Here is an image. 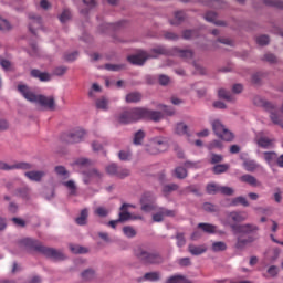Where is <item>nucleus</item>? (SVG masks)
<instances>
[{"label":"nucleus","instance_id":"obj_1","mask_svg":"<svg viewBox=\"0 0 283 283\" xmlns=\"http://www.w3.org/2000/svg\"><path fill=\"white\" fill-rule=\"evenodd\" d=\"M160 118H163V113L158 111H149L142 107H135L128 111H124L116 116V120L120 125H129L132 123H138V120L143 119L158 122L160 120Z\"/></svg>","mask_w":283,"mask_h":283},{"label":"nucleus","instance_id":"obj_2","mask_svg":"<svg viewBox=\"0 0 283 283\" xmlns=\"http://www.w3.org/2000/svg\"><path fill=\"white\" fill-rule=\"evenodd\" d=\"M20 244L22 247H25L29 251H38V253H42V255H45L46 258H51L52 260H65V254L63 252L54 249V248H48L42 245L41 242L31 239L25 238L20 241Z\"/></svg>","mask_w":283,"mask_h":283},{"label":"nucleus","instance_id":"obj_3","mask_svg":"<svg viewBox=\"0 0 283 283\" xmlns=\"http://www.w3.org/2000/svg\"><path fill=\"white\" fill-rule=\"evenodd\" d=\"M247 218H249V214L244 211L242 212H238V211H232L228 213V224L231 227L233 233L238 234V233H255V231H258V226L255 224H251V223H247V224H235V223H231V222H244V220H247Z\"/></svg>","mask_w":283,"mask_h":283},{"label":"nucleus","instance_id":"obj_4","mask_svg":"<svg viewBox=\"0 0 283 283\" xmlns=\"http://www.w3.org/2000/svg\"><path fill=\"white\" fill-rule=\"evenodd\" d=\"M18 91L30 103H39V105L45 107V109H50L51 112H54V109H56V104L54 102V97L52 96L48 97L45 95H36L32 91H30V87H28V85L23 84L18 85Z\"/></svg>","mask_w":283,"mask_h":283},{"label":"nucleus","instance_id":"obj_5","mask_svg":"<svg viewBox=\"0 0 283 283\" xmlns=\"http://www.w3.org/2000/svg\"><path fill=\"white\" fill-rule=\"evenodd\" d=\"M160 54L167 55L169 51L165 49V46H158L151 50V55L147 54V52L143 51L136 55H129L127 61L132 63V65H145L147 59H157Z\"/></svg>","mask_w":283,"mask_h":283},{"label":"nucleus","instance_id":"obj_6","mask_svg":"<svg viewBox=\"0 0 283 283\" xmlns=\"http://www.w3.org/2000/svg\"><path fill=\"white\" fill-rule=\"evenodd\" d=\"M135 255L144 264H163V256L158 252H151L144 247H137Z\"/></svg>","mask_w":283,"mask_h":283},{"label":"nucleus","instance_id":"obj_7","mask_svg":"<svg viewBox=\"0 0 283 283\" xmlns=\"http://www.w3.org/2000/svg\"><path fill=\"white\" fill-rule=\"evenodd\" d=\"M253 103L254 105H258V107H264L266 112H270V118L274 125H280L283 127L282 116L277 115V107L275 104L268 102L259 96L254 97Z\"/></svg>","mask_w":283,"mask_h":283},{"label":"nucleus","instance_id":"obj_8","mask_svg":"<svg viewBox=\"0 0 283 283\" xmlns=\"http://www.w3.org/2000/svg\"><path fill=\"white\" fill-rule=\"evenodd\" d=\"M169 149V143L165 137H155L150 140L149 145L147 146L146 151L151 156H156L163 151H167Z\"/></svg>","mask_w":283,"mask_h":283},{"label":"nucleus","instance_id":"obj_9","mask_svg":"<svg viewBox=\"0 0 283 283\" xmlns=\"http://www.w3.org/2000/svg\"><path fill=\"white\" fill-rule=\"evenodd\" d=\"M212 129L218 136V138H221V140H226L227 143H231L233 140V133H231L220 120H214L212 123Z\"/></svg>","mask_w":283,"mask_h":283},{"label":"nucleus","instance_id":"obj_10","mask_svg":"<svg viewBox=\"0 0 283 283\" xmlns=\"http://www.w3.org/2000/svg\"><path fill=\"white\" fill-rule=\"evenodd\" d=\"M154 195L151 192H145L140 199L142 211L149 213V211H156V206L154 205Z\"/></svg>","mask_w":283,"mask_h":283},{"label":"nucleus","instance_id":"obj_11","mask_svg":"<svg viewBox=\"0 0 283 283\" xmlns=\"http://www.w3.org/2000/svg\"><path fill=\"white\" fill-rule=\"evenodd\" d=\"M165 218H176V210H169L167 208H158L157 212L153 214V222H163Z\"/></svg>","mask_w":283,"mask_h":283},{"label":"nucleus","instance_id":"obj_12","mask_svg":"<svg viewBox=\"0 0 283 283\" xmlns=\"http://www.w3.org/2000/svg\"><path fill=\"white\" fill-rule=\"evenodd\" d=\"M0 169L2 171H12L14 169L28 170V169H32V164L20 161V163H15V164L10 165L6 161H0Z\"/></svg>","mask_w":283,"mask_h":283},{"label":"nucleus","instance_id":"obj_13","mask_svg":"<svg viewBox=\"0 0 283 283\" xmlns=\"http://www.w3.org/2000/svg\"><path fill=\"white\" fill-rule=\"evenodd\" d=\"M83 138H85V130L77 129L74 133L66 135L65 142L72 145L74 143H81Z\"/></svg>","mask_w":283,"mask_h":283},{"label":"nucleus","instance_id":"obj_14","mask_svg":"<svg viewBox=\"0 0 283 283\" xmlns=\"http://www.w3.org/2000/svg\"><path fill=\"white\" fill-rule=\"evenodd\" d=\"M29 19H30L29 30L32 34H36V31L34 30H39V28H41V23H42L41 17L34 15V13H30Z\"/></svg>","mask_w":283,"mask_h":283},{"label":"nucleus","instance_id":"obj_15","mask_svg":"<svg viewBox=\"0 0 283 283\" xmlns=\"http://www.w3.org/2000/svg\"><path fill=\"white\" fill-rule=\"evenodd\" d=\"M101 178H103V174H101V171H98L97 169H91V170H88V171H86V172H84V182L86 184V185H88V182L91 181V180H96V181H98V180H101Z\"/></svg>","mask_w":283,"mask_h":283},{"label":"nucleus","instance_id":"obj_16","mask_svg":"<svg viewBox=\"0 0 283 283\" xmlns=\"http://www.w3.org/2000/svg\"><path fill=\"white\" fill-rule=\"evenodd\" d=\"M241 182H245L247 185H250V187H260V181H258V178L253 177L252 175H243L239 178Z\"/></svg>","mask_w":283,"mask_h":283},{"label":"nucleus","instance_id":"obj_17","mask_svg":"<svg viewBox=\"0 0 283 283\" xmlns=\"http://www.w3.org/2000/svg\"><path fill=\"white\" fill-rule=\"evenodd\" d=\"M158 280H160V273L148 272L144 275V277L138 279L137 282H158Z\"/></svg>","mask_w":283,"mask_h":283},{"label":"nucleus","instance_id":"obj_18","mask_svg":"<svg viewBox=\"0 0 283 283\" xmlns=\"http://www.w3.org/2000/svg\"><path fill=\"white\" fill-rule=\"evenodd\" d=\"M24 176L27 178H29V180H32L33 182H41V179L43 178V176H45V172H43V171H27L24 174Z\"/></svg>","mask_w":283,"mask_h":283},{"label":"nucleus","instance_id":"obj_19","mask_svg":"<svg viewBox=\"0 0 283 283\" xmlns=\"http://www.w3.org/2000/svg\"><path fill=\"white\" fill-rule=\"evenodd\" d=\"M128 207H134V206L128 205V203H124L120 207L122 212L119 213V218L117 219V220H119V222H126V220H130L132 213L127 212Z\"/></svg>","mask_w":283,"mask_h":283},{"label":"nucleus","instance_id":"obj_20","mask_svg":"<svg viewBox=\"0 0 283 283\" xmlns=\"http://www.w3.org/2000/svg\"><path fill=\"white\" fill-rule=\"evenodd\" d=\"M188 251L191 255H202V253H207V247L190 244Z\"/></svg>","mask_w":283,"mask_h":283},{"label":"nucleus","instance_id":"obj_21","mask_svg":"<svg viewBox=\"0 0 283 283\" xmlns=\"http://www.w3.org/2000/svg\"><path fill=\"white\" fill-rule=\"evenodd\" d=\"M31 76L33 78H39V81H42V82H48L50 81V73H43V72H40L39 70L36 69H33L31 71Z\"/></svg>","mask_w":283,"mask_h":283},{"label":"nucleus","instance_id":"obj_22","mask_svg":"<svg viewBox=\"0 0 283 283\" xmlns=\"http://www.w3.org/2000/svg\"><path fill=\"white\" fill-rule=\"evenodd\" d=\"M256 145L262 147V149H269L270 147H273V139L269 137H260L256 139Z\"/></svg>","mask_w":283,"mask_h":283},{"label":"nucleus","instance_id":"obj_23","mask_svg":"<svg viewBox=\"0 0 283 283\" xmlns=\"http://www.w3.org/2000/svg\"><path fill=\"white\" fill-rule=\"evenodd\" d=\"M206 21H209V23H214V25H224L223 21H217L218 14L216 12L209 11L205 15Z\"/></svg>","mask_w":283,"mask_h":283},{"label":"nucleus","instance_id":"obj_24","mask_svg":"<svg viewBox=\"0 0 283 283\" xmlns=\"http://www.w3.org/2000/svg\"><path fill=\"white\" fill-rule=\"evenodd\" d=\"M256 238L253 237H248L247 239H242V237H239L237 239V249H244V247H247V244H250L251 242H255Z\"/></svg>","mask_w":283,"mask_h":283},{"label":"nucleus","instance_id":"obj_25","mask_svg":"<svg viewBox=\"0 0 283 283\" xmlns=\"http://www.w3.org/2000/svg\"><path fill=\"white\" fill-rule=\"evenodd\" d=\"M172 176H175V178H178L179 180H185V178H187L188 176L187 168L182 166L175 168Z\"/></svg>","mask_w":283,"mask_h":283},{"label":"nucleus","instance_id":"obj_26","mask_svg":"<svg viewBox=\"0 0 283 283\" xmlns=\"http://www.w3.org/2000/svg\"><path fill=\"white\" fill-rule=\"evenodd\" d=\"M143 95L138 92H133L126 95V103H140Z\"/></svg>","mask_w":283,"mask_h":283},{"label":"nucleus","instance_id":"obj_27","mask_svg":"<svg viewBox=\"0 0 283 283\" xmlns=\"http://www.w3.org/2000/svg\"><path fill=\"white\" fill-rule=\"evenodd\" d=\"M243 167H244L245 171H250V172H253V171L260 169V165L258 163H255V160H245L243 163Z\"/></svg>","mask_w":283,"mask_h":283},{"label":"nucleus","instance_id":"obj_28","mask_svg":"<svg viewBox=\"0 0 283 283\" xmlns=\"http://www.w3.org/2000/svg\"><path fill=\"white\" fill-rule=\"evenodd\" d=\"M263 157L268 165H273V163L277 161V155L275 154V151H265L263 153Z\"/></svg>","mask_w":283,"mask_h":283},{"label":"nucleus","instance_id":"obj_29","mask_svg":"<svg viewBox=\"0 0 283 283\" xmlns=\"http://www.w3.org/2000/svg\"><path fill=\"white\" fill-rule=\"evenodd\" d=\"M175 132L179 136H189V127L185 123L177 124Z\"/></svg>","mask_w":283,"mask_h":283},{"label":"nucleus","instance_id":"obj_30","mask_svg":"<svg viewBox=\"0 0 283 283\" xmlns=\"http://www.w3.org/2000/svg\"><path fill=\"white\" fill-rule=\"evenodd\" d=\"M145 132L143 129L137 130L134 134L133 143L134 145H143V140H145Z\"/></svg>","mask_w":283,"mask_h":283},{"label":"nucleus","instance_id":"obj_31","mask_svg":"<svg viewBox=\"0 0 283 283\" xmlns=\"http://www.w3.org/2000/svg\"><path fill=\"white\" fill-rule=\"evenodd\" d=\"M87 216H88L87 209H83L81 211L80 217L75 219L76 224H80V227L87 224Z\"/></svg>","mask_w":283,"mask_h":283},{"label":"nucleus","instance_id":"obj_32","mask_svg":"<svg viewBox=\"0 0 283 283\" xmlns=\"http://www.w3.org/2000/svg\"><path fill=\"white\" fill-rule=\"evenodd\" d=\"M175 51L177 52L180 59H185L186 61H188L189 59H193V51L191 50L175 49Z\"/></svg>","mask_w":283,"mask_h":283},{"label":"nucleus","instance_id":"obj_33","mask_svg":"<svg viewBox=\"0 0 283 283\" xmlns=\"http://www.w3.org/2000/svg\"><path fill=\"white\" fill-rule=\"evenodd\" d=\"M94 277H96V272H94L92 269L82 272V280H84V282H92Z\"/></svg>","mask_w":283,"mask_h":283},{"label":"nucleus","instance_id":"obj_34","mask_svg":"<svg viewBox=\"0 0 283 283\" xmlns=\"http://www.w3.org/2000/svg\"><path fill=\"white\" fill-rule=\"evenodd\" d=\"M55 174L60 177L63 178L64 180L70 178V171L64 166H56L55 167Z\"/></svg>","mask_w":283,"mask_h":283},{"label":"nucleus","instance_id":"obj_35","mask_svg":"<svg viewBox=\"0 0 283 283\" xmlns=\"http://www.w3.org/2000/svg\"><path fill=\"white\" fill-rule=\"evenodd\" d=\"M230 205L231 207H238V205H242V207H249V201L244 197L240 196L233 198Z\"/></svg>","mask_w":283,"mask_h":283},{"label":"nucleus","instance_id":"obj_36","mask_svg":"<svg viewBox=\"0 0 283 283\" xmlns=\"http://www.w3.org/2000/svg\"><path fill=\"white\" fill-rule=\"evenodd\" d=\"M213 174L219 175V174H226V171H229V164H219L216 165L212 168Z\"/></svg>","mask_w":283,"mask_h":283},{"label":"nucleus","instance_id":"obj_37","mask_svg":"<svg viewBox=\"0 0 283 283\" xmlns=\"http://www.w3.org/2000/svg\"><path fill=\"white\" fill-rule=\"evenodd\" d=\"M108 105H109V101H107V98L105 97H102L96 101L97 109H103L104 112H107V109H109Z\"/></svg>","mask_w":283,"mask_h":283},{"label":"nucleus","instance_id":"obj_38","mask_svg":"<svg viewBox=\"0 0 283 283\" xmlns=\"http://www.w3.org/2000/svg\"><path fill=\"white\" fill-rule=\"evenodd\" d=\"M182 21H185V12L177 11L175 13V20H171L170 24L171 25H180V23H182Z\"/></svg>","mask_w":283,"mask_h":283},{"label":"nucleus","instance_id":"obj_39","mask_svg":"<svg viewBox=\"0 0 283 283\" xmlns=\"http://www.w3.org/2000/svg\"><path fill=\"white\" fill-rule=\"evenodd\" d=\"M218 94H219V98H223L224 101H229V102L234 101L233 95L231 94V92H228L224 88H220Z\"/></svg>","mask_w":283,"mask_h":283},{"label":"nucleus","instance_id":"obj_40","mask_svg":"<svg viewBox=\"0 0 283 283\" xmlns=\"http://www.w3.org/2000/svg\"><path fill=\"white\" fill-rule=\"evenodd\" d=\"M199 229H202L205 233H216V226L211 223H199L198 224Z\"/></svg>","mask_w":283,"mask_h":283},{"label":"nucleus","instance_id":"obj_41","mask_svg":"<svg viewBox=\"0 0 283 283\" xmlns=\"http://www.w3.org/2000/svg\"><path fill=\"white\" fill-rule=\"evenodd\" d=\"M84 6H86V9H83L81 11L82 14H87L92 8H96V0H82Z\"/></svg>","mask_w":283,"mask_h":283},{"label":"nucleus","instance_id":"obj_42","mask_svg":"<svg viewBox=\"0 0 283 283\" xmlns=\"http://www.w3.org/2000/svg\"><path fill=\"white\" fill-rule=\"evenodd\" d=\"M212 251H214V253H218L220 251H227V243L222 241H217L212 243Z\"/></svg>","mask_w":283,"mask_h":283},{"label":"nucleus","instance_id":"obj_43","mask_svg":"<svg viewBox=\"0 0 283 283\" xmlns=\"http://www.w3.org/2000/svg\"><path fill=\"white\" fill-rule=\"evenodd\" d=\"M123 233L126 235V238H136V229H134L132 226L124 227Z\"/></svg>","mask_w":283,"mask_h":283},{"label":"nucleus","instance_id":"obj_44","mask_svg":"<svg viewBox=\"0 0 283 283\" xmlns=\"http://www.w3.org/2000/svg\"><path fill=\"white\" fill-rule=\"evenodd\" d=\"M207 193H209L210 196H213L216 193H220V186L216 185V184H209L207 186Z\"/></svg>","mask_w":283,"mask_h":283},{"label":"nucleus","instance_id":"obj_45","mask_svg":"<svg viewBox=\"0 0 283 283\" xmlns=\"http://www.w3.org/2000/svg\"><path fill=\"white\" fill-rule=\"evenodd\" d=\"M172 191H178V185L168 184L163 187V193H171Z\"/></svg>","mask_w":283,"mask_h":283},{"label":"nucleus","instance_id":"obj_46","mask_svg":"<svg viewBox=\"0 0 283 283\" xmlns=\"http://www.w3.org/2000/svg\"><path fill=\"white\" fill-rule=\"evenodd\" d=\"M64 186L70 189V196H76V184L73 180L64 182Z\"/></svg>","mask_w":283,"mask_h":283},{"label":"nucleus","instance_id":"obj_47","mask_svg":"<svg viewBox=\"0 0 283 283\" xmlns=\"http://www.w3.org/2000/svg\"><path fill=\"white\" fill-rule=\"evenodd\" d=\"M182 36L186 40L196 39V36H198V31L197 30H186V31H184Z\"/></svg>","mask_w":283,"mask_h":283},{"label":"nucleus","instance_id":"obj_48","mask_svg":"<svg viewBox=\"0 0 283 283\" xmlns=\"http://www.w3.org/2000/svg\"><path fill=\"white\" fill-rule=\"evenodd\" d=\"M176 240H177V247L182 248L185 244H187V240L185 239V234L178 232L176 234Z\"/></svg>","mask_w":283,"mask_h":283},{"label":"nucleus","instance_id":"obj_49","mask_svg":"<svg viewBox=\"0 0 283 283\" xmlns=\"http://www.w3.org/2000/svg\"><path fill=\"white\" fill-rule=\"evenodd\" d=\"M118 166H116V164H111L106 167V171L107 174H109V176H117L118 174Z\"/></svg>","mask_w":283,"mask_h":283},{"label":"nucleus","instance_id":"obj_50","mask_svg":"<svg viewBox=\"0 0 283 283\" xmlns=\"http://www.w3.org/2000/svg\"><path fill=\"white\" fill-rule=\"evenodd\" d=\"M219 193H223V196H233V188L219 186Z\"/></svg>","mask_w":283,"mask_h":283},{"label":"nucleus","instance_id":"obj_51","mask_svg":"<svg viewBox=\"0 0 283 283\" xmlns=\"http://www.w3.org/2000/svg\"><path fill=\"white\" fill-rule=\"evenodd\" d=\"M129 174H130V171H129V169H127V168H118L117 169V175H116V177L117 178H120V179H124V178H127V176H129Z\"/></svg>","mask_w":283,"mask_h":283},{"label":"nucleus","instance_id":"obj_52","mask_svg":"<svg viewBox=\"0 0 283 283\" xmlns=\"http://www.w3.org/2000/svg\"><path fill=\"white\" fill-rule=\"evenodd\" d=\"M71 17H72V13L70 12V10L64 9L62 14L60 15L61 23H65L66 21H70Z\"/></svg>","mask_w":283,"mask_h":283},{"label":"nucleus","instance_id":"obj_53","mask_svg":"<svg viewBox=\"0 0 283 283\" xmlns=\"http://www.w3.org/2000/svg\"><path fill=\"white\" fill-rule=\"evenodd\" d=\"M208 149L211 151L212 149H222V142L213 140L208 145Z\"/></svg>","mask_w":283,"mask_h":283},{"label":"nucleus","instance_id":"obj_54","mask_svg":"<svg viewBox=\"0 0 283 283\" xmlns=\"http://www.w3.org/2000/svg\"><path fill=\"white\" fill-rule=\"evenodd\" d=\"M223 158L224 157H222V155L212 154L210 163H211V165H218V163H222Z\"/></svg>","mask_w":283,"mask_h":283},{"label":"nucleus","instance_id":"obj_55","mask_svg":"<svg viewBox=\"0 0 283 283\" xmlns=\"http://www.w3.org/2000/svg\"><path fill=\"white\" fill-rule=\"evenodd\" d=\"M270 41H271V40L269 39L268 35H261V36L256 38V43H258L259 45H269V42H270Z\"/></svg>","mask_w":283,"mask_h":283},{"label":"nucleus","instance_id":"obj_56","mask_svg":"<svg viewBox=\"0 0 283 283\" xmlns=\"http://www.w3.org/2000/svg\"><path fill=\"white\" fill-rule=\"evenodd\" d=\"M65 72H67L66 66H57V67L54 69L53 74L55 76H63V74H65Z\"/></svg>","mask_w":283,"mask_h":283},{"label":"nucleus","instance_id":"obj_57","mask_svg":"<svg viewBox=\"0 0 283 283\" xmlns=\"http://www.w3.org/2000/svg\"><path fill=\"white\" fill-rule=\"evenodd\" d=\"M72 253H86L87 249L81 245H71Z\"/></svg>","mask_w":283,"mask_h":283},{"label":"nucleus","instance_id":"obj_58","mask_svg":"<svg viewBox=\"0 0 283 283\" xmlns=\"http://www.w3.org/2000/svg\"><path fill=\"white\" fill-rule=\"evenodd\" d=\"M96 216H99V218H105L107 217V214L109 213V211H107V209L103 208V207H98L95 210Z\"/></svg>","mask_w":283,"mask_h":283},{"label":"nucleus","instance_id":"obj_59","mask_svg":"<svg viewBox=\"0 0 283 283\" xmlns=\"http://www.w3.org/2000/svg\"><path fill=\"white\" fill-rule=\"evenodd\" d=\"M203 210L209 211L210 213H214V211H218V207H216L212 203L207 202L203 205Z\"/></svg>","mask_w":283,"mask_h":283},{"label":"nucleus","instance_id":"obj_60","mask_svg":"<svg viewBox=\"0 0 283 283\" xmlns=\"http://www.w3.org/2000/svg\"><path fill=\"white\" fill-rule=\"evenodd\" d=\"M105 70H108L111 72H118V70H123V65L105 64Z\"/></svg>","mask_w":283,"mask_h":283},{"label":"nucleus","instance_id":"obj_61","mask_svg":"<svg viewBox=\"0 0 283 283\" xmlns=\"http://www.w3.org/2000/svg\"><path fill=\"white\" fill-rule=\"evenodd\" d=\"M179 266H191V259L189 258H181L178 260Z\"/></svg>","mask_w":283,"mask_h":283},{"label":"nucleus","instance_id":"obj_62","mask_svg":"<svg viewBox=\"0 0 283 283\" xmlns=\"http://www.w3.org/2000/svg\"><path fill=\"white\" fill-rule=\"evenodd\" d=\"M118 156H119V160H129V158H132V153L120 150Z\"/></svg>","mask_w":283,"mask_h":283},{"label":"nucleus","instance_id":"obj_63","mask_svg":"<svg viewBox=\"0 0 283 283\" xmlns=\"http://www.w3.org/2000/svg\"><path fill=\"white\" fill-rule=\"evenodd\" d=\"M268 273H269V275H271V277H275V275H277V273H280V269L275 265H271L268 269Z\"/></svg>","mask_w":283,"mask_h":283},{"label":"nucleus","instance_id":"obj_64","mask_svg":"<svg viewBox=\"0 0 283 283\" xmlns=\"http://www.w3.org/2000/svg\"><path fill=\"white\" fill-rule=\"evenodd\" d=\"M0 30H10V22L0 18Z\"/></svg>","mask_w":283,"mask_h":283}]
</instances>
